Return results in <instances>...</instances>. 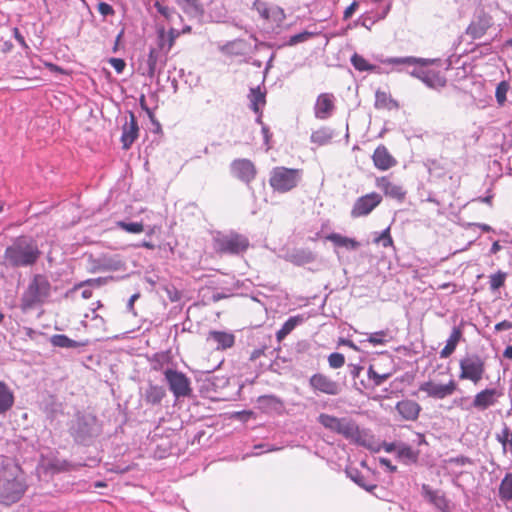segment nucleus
I'll use <instances>...</instances> for the list:
<instances>
[{
	"mask_svg": "<svg viewBox=\"0 0 512 512\" xmlns=\"http://www.w3.org/2000/svg\"><path fill=\"white\" fill-rule=\"evenodd\" d=\"M27 490L20 465L5 459L0 469V503L11 505L18 502Z\"/></svg>",
	"mask_w": 512,
	"mask_h": 512,
	"instance_id": "nucleus-1",
	"label": "nucleus"
},
{
	"mask_svg": "<svg viewBox=\"0 0 512 512\" xmlns=\"http://www.w3.org/2000/svg\"><path fill=\"white\" fill-rule=\"evenodd\" d=\"M41 255V251L34 240L21 236L14 240L4 252L6 262L12 267H28L34 265Z\"/></svg>",
	"mask_w": 512,
	"mask_h": 512,
	"instance_id": "nucleus-2",
	"label": "nucleus"
},
{
	"mask_svg": "<svg viewBox=\"0 0 512 512\" xmlns=\"http://www.w3.org/2000/svg\"><path fill=\"white\" fill-rule=\"evenodd\" d=\"M51 284L43 274H36L30 280L20 298V309L28 312L44 304L51 295Z\"/></svg>",
	"mask_w": 512,
	"mask_h": 512,
	"instance_id": "nucleus-3",
	"label": "nucleus"
},
{
	"mask_svg": "<svg viewBox=\"0 0 512 512\" xmlns=\"http://www.w3.org/2000/svg\"><path fill=\"white\" fill-rule=\"evenodd\" d=\"M249 247L248 237L235 231L219 233L214 238V249L219 254L239 255L245 253Z\"/></svg>",
	"mask_w": 512,
	"mask_h": 512,
	"instance_id": "nucleus-4",
	"label": "nucleus"
},
{
	"mask_svg": "<svg viewBox=\"0 0 512 512\" xmlns=\"http://www.w3.org/2000/svg\"><path fill=\"white\" fill-rule=\"evenodd\" d=\"M301 176V169L277 166L270 172L269 185L276 192L287 193L298 186Z\"/></svg>",
	"mask_w": 512,
	"mask_h": 512,
	"instance_id": "nucleus-5",
	"label": "nucleus"
},
{
	"mask_svg": "<svg viewBox=\"0 0 512 512\" xmlns=\"http://www.w3.org/2000/svg\"><path fill=\"white\" fill-rule=\"evenodd\" d=\"M461 380L471 381L478 384L486 372L485 360L478 354H467L459 362Z\"/></svg>",
	"mask_w": 512,
	"mask_h": 512,
	"instance_id": "nucleus-6",
	"label": "nucleus"
},
{
	"mask_svg": "<svg viewBox=\"0 0 512 512\" xmlns=\"http://www.w3.org/2000/svg\"><path fill=\"white\" fill-rule=\"evenodd\" d=\"M382 201L383 196L375 191L358 197L351 208V217L360 218L368 216L382 203Z\"/></svg>",
	"mask_w": 512,
	"mask_h": 512,
	"instance_id": "nucleus-7",
	"label": "nucleus"
},
{
	"mask_svg": "<svg viewBox=\"0 0 512 512\" xmlns=\"http://www.w3.org/2000/svg\"><path fill=\"white\" fill-rule=\"evenodd\" d=\"M164 375L170 391L176 398L186 397L191 394L190 380L184 373L167 369Z\"/></svg>",
	"mask_w": 512,
	"mask_h": 512,
	"instance_id": "nucleus-8",
	"label": "nucleus"
},
{
	"mask_svg": "<svg viewBox=\"0 0 512 512\" xmlns=\"http://www.w3.org/2000/svg\"><path fill=\"white\" fill-rule=\"evenodd\" d=\"M309 385L316 393L335 396L341 392L340 384L323 373L313 374L309 379Z\"/></svg>",
	"mask_w": 512,
	"mask_h": 512,
	"instance_id": "nucleus-9",
	"label": "nucleus"
},
{
	"mask_svg": "<svg viewBox=\"0 0 512 512\" xmlns=\"http://www.w3.org/2000/svg\"><path fill=\"white\" fill-rule=\"evenodd\" d=\"M419 390L434 399H444L451 396L457 390V383L450 380L446 384H439L434 381H426L420 384Z\"/></svg>",
	"mask_w": 512,
	"mask_h": 512,
	"instance_id": "nucleus-10",
	"label": "nucleus"
},
{
	"mask_svg": "<svg viewBox=\"0 0 512 512\" xmlns=\"http://www.w3.org/2000/svg\"><path fill=\"white\" fill-rule=\"evenodd\" d=\"M375 185L386 197L395 199L398 202H403L406 198L407 191L404 187L393 182L388 175L376 177Z\"/></svg>",
	"mask_w": 512,
	"mask_h": 512,
	"instance_id": "nucleus-11",
	"label": "nucleus"
},
{
	"mask_svg": "<svg viewBox=\"0 0 512 512\" xmlns=\"http://www.w3.org/2000/svg\"><path fill=\"white\" fill-rule=\"evenodd\" d=\"M493 18L488 13L481 11L470 22L466 28V34L473 40L483 37L487 31L493 26Z\"/></svg>",
	"mask_w": 512,
	"mask_h": 512,
	"instance_id": "nucleus-12",
	"label": "nucleus"
},
{
	"mask_svg": "<svg viewBox=\"0 0 512 512\" xmlns=\"http://www.w3.org/2000/svg\"><path fill=\"white\" fill-rule=\"evenodd\" d=\"M413 75L433 89L443 88L447 82L440 70L432 67H420L417 71L413 72Z\"/></svg>",
	"mask_w": 512,
	"mask_h": 512,
	"instance_id": "nucleus-13",
	"label": "nucleus"
},
{
	"mask_svg": "<svg viewBox=\"0 0 512 512\" xmlns=\"http://www.w3.org/2000/svg\"><path fill=\"white\" fill-rule=\"evenodd\" d=\"M373 165L380 171H388L397 166V159L391 154L388 148L380 144L378 145L371 156Z\"/></svg>",
	"mask_w": 512,
	"mask_h": 512,
	"instance_id": "nucleus-14",
	"label": "nucleus"
},
{
	"mask_svg": "<svg viewBox=\"0 0 512 512\" xmlns=\"http://www.w3.org/2000/svg\"><path fill=\"white\" fill-rule=\"evenodd\" d=\"M231 172L239 180L250 183L257 174L254 163L248 159H236L231 163Z\"/></svg>",
	"mask_w": 512,
	"mask_h": 512,
	"instance_id": "nucleus-15",
	"label": "nucleus"
},
{
	"mask_svg": "<svg viewBox=\"0 0 512 512\" xmlns=\"http://www.w3.org/2000/svg\"><path fill=\"white\" fill-rule=\"evenodd\" d=\"M502 392L495 388H486L475 394L472 406L480 411L486 410L497 404Z\"/></svg>",
	"mask_w": 512,
	"mask_h": 512,
	"instance_id": "nucleus-16",
	"label": "nucleus"
},
{
	"mask_svg": "<svg viewBox=\"0 0 512 512\" xmlns=\"http://www.w3.org/2000/svg\"><path fill=\"white\" fill-rule=\"evenodd\" d=\"M335 110V97L332 93H321L318 95L314 105V115L317 119L326 120L330 118Z\"/></svg>",
	"mask_w": 512,
	"mask_h": 512,
	"instance_id": "nucleus-17",
	"label": "nucleus"
},
{
	"mask_svg": "<svg viewBox=\"0 0 512 512\" xmlns=\"http://www.w3.org/2000/svg\"><path fill=\"white\" fill-rule=\"evenodd\" d=\"M139 136V126L134 113H129V120L122 126L121 143L124 150L131 148L132 144Z\"/></svg>",
	"mask_w": 512,
	"mask_h": 512,
	"instance_id": "nucleus-18",
	"label": "nucleus"
},
{
	"mask_svg": "<svg viewBox=\"0 0 512 512\" xmlns=\"http://www.w3.org/2000/svg\"><path fill=\"white\" fill-rule=\"evenodd\" d=\"M335 433L356 443H359L362 439V434L358 425L353 420L345 417L339 419Z\"/></svg>",
	"mask_w": 512,
	"mask_h": 512,
	"instance_id": "nucleus-19",
	"label": "nucleus"
},
{
	"mask_svg": "<svg viewBox=\"0 0 512 512\" xmlns=\"http://www.w3.org/2000/svg\"><path fill=\"white\" fill-rule=\"evenodd\" d=\"M395 409L401 418L406 421H416L422 410L419 403L410 399L397 402Z\"/></svg>",
	"mask_w": 512,
	"mask_h": 512,
	"instance_id": "nucleus-20",
	"label": "nucleus"
},
{
	"mask_svg": "<svg viewBox=\"0 0 512 512\" xmlns=\"http://www.w3.org/2000/svg\"><path fill=\"white\" fill-rule=\"evenodd\" d=\"M316 254L309 248L294 249L287 255V260L297 266H303L314 262Z\"/></svg>",
	"mask_w": 512,
	"mask_h": 512,
	"instance_id": "nucleus-21",
	"label": "nucleus"
},
{
	"mask_svg": "<svg viewBox=\"0 0 512 512\" xmlns=\"http://www.w3.org/2000/svg\"><path fill=\"white\" fill-rule=\"evenodd\" d=\"M422 494L430 503L441 511L447 512L449 510V502L445 495L432 490L428 484L422 485Z\"/></svg>",
	"mask_w": 512,
	"mask_h": 512,
	"instance_id": "nucleus-22",
	"label": "nucleus"
},
{
	"mask_svg": "<svg viewBox=\"0 0 512 512\" xmlns=\"http://www.w3.org/2000/svg\"><path fill=\"white\" fill-rule=\"evenodd\" d=\"M14 403V392L4 381H0V415L9 412L13 408Z\"/></svg>",
	"mask_w": 512,
	"mask_h": 512,
	"instance_id": "nucleus-23",
	"label": "nucleus"
},
{
	"mask_svg": "<svg viewBox=\"0 0 512 512\" xmlns=\"http://www.w3.org/2000/svg\"><path fill=\"white\" fill-rule=\"evenodd\" d=\"M375 107L390 111L399 109L400 105L389 92L378 89L375 93Z\"/></svg>",
	"mask_w": 512,
	"mask_h": 512,
	"instance_id": "nucleus-24",
	"label": "nucleus"
},
{
	"mask_svg": "<svg viewBox=\"0 0 512 512\" xmlns=\"http://www.w3.org/2000/svg\"><path fill=\"white\" fill-rule=\"evenodd\" d=\"M50 342L55 347L60 348H79L88 345V340H73L64 334H55L51 337Z\"/></svg>",
	"mask_w": 512,
	"mask_h": 512,
	"instance_id": "nucleus-25",
	"label": "nucleus"
},
{
	"mask_svg": "<svg viewBox=\"0 0 512 512\" xmlns=\"http://www.w3.org/2000/svg\"><path fill=\"white\" fill-rule=\"evenodd\" d=\"M209 339L217 343V349L226 350L234 346L235 336L232 333L224 331H210Z\"/></svg>",
	"mask_w": 512,
	"mask_h": 512,
	"instance_id": "nucleus-26",
	"label": "nucleus"
},
{
	"mask_svg": "<svg viewBox=\"0 0 512 512\" xmlns=\"http://www.w3.org/2000/svg\"><path fill=\"white\" fill-rule=\"evenodd\" d=\"M257 402L259 404V408L265 412H278L283 408V402L274 395H263L258 397Z\"/></svg>",
	"mask_w": 512,
	"mask_h": 512,
	"instance_id": "nucleus-27",
	"label": "nucleus"
},
{
	"mask_svg": "<svg viewBox=\"0 0 512 512\" xmlns=\"http://www.w3.org/2000/svg\"><path fill=\"white\" fill-rule=\"evenodd\" d=\"M393 373V368L387 370V372H380L377 364H371L367 371L368 378L373 382L374 386H380L389 379Z\"/></svg>",
	"mask_w": 512,
	"mask_h": 512,
	"instance_id": "nucleus-28",
	"label": "nucleus"
},
{
	"mask_svg": "<svg viewBox=\"0 0 512 512\" xmlns=\"http://www.w3.org/2000/svg\"><path fill=\"white\" fill-rule=\"evenodd\" d=\"M249 100H250V107L251 109L257 113L261 114V109L266 104V95L265 92L261 90V88L258 86L257 88H252L250 90L249 94Z\"/></svg>",
	"mask_w": 512,
	"mask_h": 512,
	"instance_id": "nucleus-29",
	"label": "nucleus"
},
{
	"mask_svg": "<svg viewBox=\"0 0 512 512\" xmlns=\"http://www.w3.org/2000/svg\"><path fill=\"white\" fill-rule=\"evenodd\" d=\"M304 321L301 315L290 317L276 333V339L281 342L288 334H290L298 324Z\"/></svg>",
	"mask_w": 512,
	"mask_h": 512,
	"instance_id": "nucleus-30",
	"label": "nucleus"
},
{
	"mask_svg": "<svg viewBox=\"0 0 512 512\" xmlns=\"http://www.w3.org/2000/svg\"><path fill=\"white\" fill-rule=\"evenodd\" d=\"M166 392L162 386L150 385L145 392V401L148 404H159L165 397Z\"/></svg>",
	"mask_w": 512,
	"mask_h": 512,
	"instance_id": "nucleus-31",
	"label": "nucleus"
},
{
	"mask_svg": "<svg viewBox=\"0 0 512 512\" xmlns=\"http://www.w3.org/2000/svg\"><path fill=\"white\" fill-rule=\"evenodd\" d=\"M397 456L405 464H411L418 461L419 452L406 444H401L397 448Z\"/></svg>",
	"mask_w": 512,
	"mask_h": 512,
	"instance_id": "nucleus-32",
	"label": "nucleus"
},
{
	"mask_svg": "<svg viewBox=\"0 0 512 512\" xmlns=\"http://www.w3.org/2000/svg\"><path fill=\"white\" fill-rule=\"evenodd\" d=\"M326 238L327 240H329L330 242L339 247L356 249L359 246V243L355 239L342 236L341 234L338 233L329 234Z\"/></svg>",
	"mask_w": 512,
	"mask_h": 512,
	"instance_id": "nucleus-33",
	"label": "nucleus"
},
{
	"mask_svg": "<svg viewBox=\"0 0 512 512\" xmlns=\"http://www.w3.org/2000/svg\"><path fill=\"white\" fill-rule=\"evenodd\" d=\"M498 494L502 501L512 500V472L507 473L501 480Z\"/></svg>",
	"mask_w": 512,
	"mask_h": 512,
	"instance_id": "nucleus-34",
	"label": "nucleus"
},
{
	"mask_svg": "<svg viewBox=\"0 0 512 512\" xmlns=\"http://www.w3.org/2000/svg\"><path fill=\"white\" fill-rule=\"evenodd\" d=\"M393 340V336L389 329L376 331L368 335L367 341L373 345H385Z\"/></svg>",
	"mask_w": 512,
	"mask_h": 512,
	"instance_id": "nucleus-35",
	"label": "nucleus"
},
{
	"mask_svg": "<svg viewBox=\"0 0 512 512\" xmlns=\"http://www.w3.org/2000/svg\"><path fill=\"white\" fill-rule=\"evenodd\" d=\"M351 63L353 67L360 72L375 71L377 68L375 65L370 64L362 55L357 53L352 55Z\"/></svg>",
	"mask_w": 512,
	"mask_h": 512,
	"instance_id": "nucleus-36",
	"label": "nucleus"
},
{
	"mask_svg": "<svg viewBox=\"0 0 512 512\" xmlns=\"http://www.w3.org/2000/svg\"><path fill=\"white\" fill-rule=\"evenodd\" d=\"M74 469V466L66 460H52L46 465V470L53 473L68 472Z\"/></svg>",
	"mask_w": 512,
	"mask_h": 512,
	"instance_id": "nucleus-37",
	"label": "nucleus"
},
{
	"mask_svg": "<svg viewBox=\"0 0 512 512\" xmlns=\"http://www.w3.org/2000/svg\"><path fill=\"white\" fill-rule=\"evenodd\" d=\"M176 3L185 13L198 14L202 12L199 0H176Z\"/></svg>",
	"mask_w": 512,
	"mask_h": 512,
	"instance_id": "nucleus-38",
	"label": "nucleus"
},
{
	"mask_svg": "<svg viewBox=\"0 0 512 512\" xmlns=\"http://www.w3.org/2000/svg\"><path fill=\"white\" fill-rule=\"evenodd\" d=\"M506 278H507V273L503 272L501 270L497 271L494 274H491L489 276L490 290L494 292V291L500 289L501 287H504Z\"/></svg>",
	"mask_w": 512,
	"mask_h": 512,
	"instance_id": "nucleus-39",
	"label": "nucleus"
},
{
	"mask_svg": "<svg viewBox=\"0 0 512 512\" xmlns=\"http://www.w3.org/2000/svg\"><path fill=\"white\" fill-rule=\"evenodd\" d=\"M339 419L338 417L336 416H333V415H329V414H326V413H321L319 416H318V422L323 426L325 427L326 429L332 431L335 433L336 431V428H337V424L339 422Z\"/></svg>",
	"mask_w": 512,
	"mask_h": 512,
	"instance_id": "nucleus-40",
	"label": "nucleus"
},
{
	"mask_svg": "<svg viewBox=\"0 0 512 512\" xmlns=\"http://www.w3.org/2000/svg\"><path fill=\"white\" fill-rule=\"evenodd\" d=\"M117 227L131 234H139L144 231V225L141 222L127 223L124 221H118Z\"/></svg>",
	"mask_w": 512,
	"mask_h": 512,
	"instance_id": "nucleus-41",
	"label": "nucleus"
},
{
	"mask_svg": "<svg viewBox=\"0 0 512 512\" xmlns=\"http://www.w3.org/2000/svg\"><path fill=\"white\" fill-rule=\"evenodd\" d=\"M158 61V55L155 49H151L147 58V75L154 77L156 72V66Z\"/></svg>",
	"mask_w": 512,
	"mask_h": 512,
	"instance_id": "nucleus-42",
	"label": "nucleus"
},
{
	"mask_svg": "<svg viewBox=\"0 0 512 512\" xmlns=\"http://www.w3.org/2000/svg\"><path fill=\"white\" fill-rule=\"evenodd\" d=\"M315 35L316 34L313 33V32L303 31L301 33H298V34H295V35L291 36L289 38V40H288V45L294 46V45H296L298 43H302V42L308 41L309 39H311Z\"/></svg>",
	"mask_w": 512,
	"mask_h": 512,
	"instance_id": "nucleus-43",
	"label": "nucleus"
},
{
	"mask_svg": "<svg viewBox=\"0 0 512 512\" xmlns=\"http://www.w3.org/2000/svg\"><path fill=\"white\" fill-rule=\"evenodd\" d=\"M107 281H108V278H103V277L94 278V279H87V280L82 281L79 284L75 285L73 290H77V289L83 288L85 286H88V287H100V286L106 284Z\"/></svg>",
	"mask_w": 512,
	"mask_h": 512,
	"instance_id": "nucleus-44",
	"label": "nucleus"
},
{
	"mask_svg": "<svg viewBox=\"0 0 512 512\" xmlns=\"http://www.w3.org/2000/svg\"><path fill=\"white\" fill-rule=\"evenodd\" d=\"M331 139V135L328 134L325 130H317L314 131L311 135V141L318 145H325Z\"/></svg>",
	"mask_w": 512,
	"mask_h": 512,
	"instance_id": "nucleus-45",
	"label": "nucleus"
},
{
	"mask_svg": "<svg viewBox=\"0 0 512 512\" xmlns=\"http://www.w3.org/2000/svg\"><path fill=\"white\" fill-rule=\"evenodd\" d=\"M375 243L381 244L385 248L393 246L394 242L390 235V227H387L377 238H375Z\"/></svg>",
	"mask_w": 512,
	"mask_h": 512,
	"instance_id": "nucleus-46",
	"label": "nucleus"
},
{
	"mask_svg": "<svg viewBox=\"0 0 512 512\" xmlns=\"http://www.w3.org/2000/svg\"><path fill=\"white\" fill-rule=\"evenodd\" d=\"M328 363L331 368L337 369L345 364V357L341 353H331L328 356Z\"/></svg>",
	"mask_w": 512,
	"mask_h": 512,
	"instance_id": "nucleus-47",
	"label": "nucleus"
},
{
	"mask_svg": "<svg viewBox=\"0 0 512 512\" xmlns=\"http://www.w3.org/2000/svg\"><path fill=\"white\" fill-rule=\"evenodd\" d=\"M462 335V329L460 327H454L449 338L446 341V344L456 349L458 343L462 338Z\"/></svg>",
	"mask_w": 512,
	"mask_h": 512,
	"instance_id": "nucleus-48",
	"label": "nucleus"
},
{
	"mask_svg": "<svg viewBox=\"0 0 512 512\" xmlns=\"http://www.w3.org/2000/svg\"><path fill=\"white\" fill-rule=\"evenodd\" d=\"M508 91V84L504 81L500 82L496 88V99L499 104H503L506 100V94Z\"/></svg>",
	"mask_w": 512,
	"mask_h": 512,
	"instance_id": "nucleus-49",
	"label": "nucleus"
},
{
	"mask_svg": "<svg viewBox=\"0 0 512 512\" xmlns=\"http://www.w3.org/2000/svg\"><path fill=\"white\" fill-rule=\"evenodd\" d=\"M97 10L104 17L113 16L115 14L113 7L106 2H99L97 5Z\"/></svg>",
	"mask_w": 512,
	"mask_h": 512,
	"instance_id": "nucleus-50",
	"label": "nucleus"
},
{
	"mask_svg": "<svg viewBox=\"0 0 512 512\" xmlns=\"http://www.w3.org/2000/svg\"><path fill=\"white\" fill-rule=\"evenodd\" d=\"M108 62L116 70L117 73H122L126 67L125 61L121 58H110Z\"/></svg>",
	"mask_w": 512,
	"mask_h": 512,
	"instance_id": "nucleus-51",
	"label": "nucleus"
},
{
	"mask_svg": "<svg viewBox=\"0 0 512 512\" xmlns=\"http://www.w3.org/2000/svg\"><path fill=\"white\" fill-rule=\"evenodd\" d=\"M497 440L505 447L506 444H509L510 440V431L507 427L502 430V433L497 436Z\"/></svg>",
	"mask_w": 512,
	"mask_h": 512,
	"instance_id": "nucleus-52",
	"label": "nucleus"
},
{
	"mask_svg": "<svg viewBox=\"0 0 512 512\" xmlns=\"http://www.w3.org/2000/svg\"><path fill=\"white\" fill-rule=\"evenodd\" d=\"M358 8V2L353 1L344 11L343 19L348 20Z\"/></svg>",
	"mask_w": 512,
	"mask_h": 512,
	"instance_id": "nucleus-53",
	"label": "nucleus"
},
{
	"mask_svg": "<svg viewBox=\"0 0 512 512\" xmlns=\"http://www.w3.org/2000/svg\"><path fill=\"white\" fill-rule=\"evenodd\" d=\"M512 329V322L508 320H503L495 325L496 331L510 330Z\"/></svg>",
	"mask_w": 512,
	"mask_h": 512,
	"instance_id": "nucleus-54",
	"label": "nucleus"
},
{
	"mask_svg": "<svg viewBox=\"0 0 512 512\" xmlns=\"http://www.w3.org/2000/svg\"><path fill=\"white\" fill-rule=\"evenodd\" d=\"M13 34H14V37L15 39L18 41V43L24 47V48H28V45L26 44L25 42V39L24 37L22 36V34L20 33L19 29L18 28H14L13 29Z\"/></svg>",
	"mask_w": 512,
	"mask_h": 512,
	"instance_id": "nucleus-55",
	"label": "nucleus"
},
{
	"mask_svg": "<svg viewBox=\"0 0 512 512\" xmlns=\"http://www.w3.org/2000/svg\"><path fill=\"white\" fill-rule=\"evenodd\" d=\"M379 462L381 465L385 466L390 472H395L397 467L391 463V461L387 458H380Z\"/></svg>",
	"mask_w": 512,
	"mask_h": 512,
	"instance_id": "nucleus-56",
	"label": "nucleus"
},
{
	"mask_svg": "<svg viewBox=\"0 0 512 512\" xmlns=\"http://www.w3.org/2000/svg\"><path fill=\"white\" fill-rule=\"evenodd\" d=\"M455 351V348L449 346V345H445L444 348L440 351V357L441 358H448L450 355L453 354V352Z\"/></svg>",
	"mask_w": 512,
	"mask_h": 512,
	"instance_id": "nucleus-57",
	"label": "nucleus"
},
{
	"mask_svg": "<svg viewBox=\"0 0 512 512\" xmlns=\"http://www.w3.org/2000/svg\"><path fill=\"white\" fill-rule=\"evenodd\" d=\"M140 106L143 110L146 111V113L148 114L149 118L152 120L153 117H154V114L152 113V111L147 107V104H146V100H145V96L142 95L140 97Z\"/></svg>",
	"mask_w": 512,
	"mask_h": 512,
	"instance_id": "nucleus-58",
	"label": "nucleus"
},
{
	"mask_svg": "<svg viewBox=\"0 0 512 512\" xmlns=\"http://www.w3.org/2000/svg\"><path fill=\"white\" fill-rule=\"evenodd\" d=\"M354 481L359 484L360 486H362L364 489H366L367 491H372L374 488H376V485H367L363 482V477H357V478H354Z\"/></svg>",
	"mask_w": 512,
	"mask_h": 512,
	"instance_id": "nucleus-59",
	"label": "nucleus"
},
{
	"mask_svg": "<svg viewBox=\"0 0 512 512\" xmlns=\"http://www.w3.org/2000/svg\"><path fill=\"white\" fill-rule=\"evenodd\" d=\"M363 370V367L360 365H352L351 366V376L353 378H358L360 376L361 371Z\"/></svg>",
	"mask_w": 512,
	"mask_h": 512,
	"instance_id": "nucleus-60",
	"label": "nucleus"
},
{
	"mask_svg": "<svg viewBox=\"0 0 512 512\" xmlns=\"http://www.w3.org/2000/svg\"><path fill=\"white\" fill-rule=\"evenodd\" d=\"M394 63H397V64H403V63H407V64H412L414 62H416V59L414 58H397V59H394L393 60Z\"/></svg>",
	"mask_w": 512,
	"mask_h": 512,
	"instance_id": "nucleus-61",
	"label": "nucleus"
},
{
	"mask_svg": "<svg viewBox=\"0 0 512 512\" xmlns=\"http://www.w3.org/2000/svg\"><path fill=\"white\" fill-rule=\"evenodd\" d=\"M46 66L50 69V71L64 73V70L55 64L48 63V64H46Z\"/></svg>",
	"mask_w": 512,
	"mask_h": 512,
	"instance_id": "nucleus-62",
	"label": "nucleus"
},
{
	"mask_svg": "<svg viewBox=\"0 0 512 512\" xmlns=\"http://www.w3.org/2000/svg\"><path fill=\"white\" fill-rule=\"evenodd\" d=\"M92 289L91 288H85L82 290L81 295L84 299H89L92 297Z\"/></svg>",
	"mask_w": 512,
	"mask_h": 512,
	"instance_id": "nucleus-63",
	"label": "nucleus"
},
{
	"mask_svg": "<svg viewBox=\"0 0 512 512\" xmlns=\"http://www.w3.org/2000/svg\"><path fill=\"white\" fill-rule=\"evenodd\" d=\"M503 356L508 359H512V346H507L503 352Z\"/></svg>",
	"mask_w": 512,
	"mask_h": 512,
	"instance_id": "nucleus-64",
	"label": "nucleus"
}]
</instances>
